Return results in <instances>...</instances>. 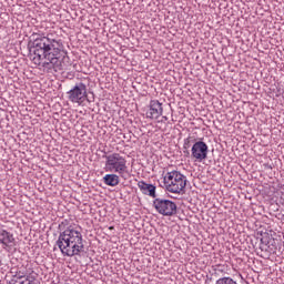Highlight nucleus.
<instances>
[{
  "label": "nucleus",
  "mask_w": 284,
  "mask_h": 284,
  "mask_svg": "<svg viewBox=\"0 0 284 284\" xmlns=\"http://www.w3.org/2000/svg\"><path fill=\"white\" fill-rule=\"evenodd\" d=\"M33 53L30 59L34 65H41L45 72H59L70 65L68 51L63 49L61 40L50 36L37 38L33 43Z\"/></svg>",
  "instance_id": "nucleus-1"
},
{
  "label": "nucleus",
  "mask_w": 284,
  "mask_h": 284,
  "mask_svg": "<svg viewBox=\"0 0 284 284\" xmlns=\"http://www.w3.org/2000/svg\"><path fill=\"white\" fill-rule=\"evenodd\" d=\"M59 236L55 245L59 247L63 256H81V252L85 250L83 245V234L81 226L70 225V221L63 220L59 225Z\"/></svg>",
  "instance_id": "nucleus-2"
},
{
  "label": "nucleus",
  "mask_w": 284,
  "mask_h": 284,
  "mask_svg": "<svg viewBox=\"0 0 284 284\" xmlns=\"http://www.w3.org/2000/svg\"><path fill=\"white\" fill-rule=\"evenodd\" d=\"M163 189L171 194H185L187 178L180 171L163 172Z\"/></svg>",
  "instance_id": "nucleus-3"
},
{
  "label": "nucleus",
  "mask_w": 284,
  "mask_h": 284,
  "mask_svg": "<svg viewBox=\"0 0 284 284\" xmlns=\"http://www.w3.org/2000/svg\"><path fill=\"white\" fill-rule=\"evenodd\" d=\"M102 159H105V172H115L120 174L123 179V174L128 172V160L120 155L119 153H112L109 155H103Z\"/></svg>",
  "instance_id": "nucleus-4"
},
{
  "label": "nucleus",
  "mask_w": 284,
  "mask_h": 284,
  "mask_svg": "<svg viewBox=\"0 0 284 284\" xmlns=\"http://www.w3.org/2000/svg\"><path fill=\"white\" fill-rule=\"evenodd\" d=\"M153 207L162 216H174L178 210L175 202L163 197H155L153 201Z\"/></svg>",
  "instance_id": "nucleus-5"
},
{
  "label": "nucleus",
  "mask_w": 284,
  "mask_h": 284,
  "mask_svg": "<svg viewBox=\"0 0 284 284\" xmlns=\"http://www.w3.org/2000/svg\"><path fill=\"white\" fill-rule=\"evenodd\" d=\"M68 99L71 101V103H78V105H82L85 102V99H88V87L85 83H77L68 92Z\"/></svg>",
  "instance_id": "nucleus-6"
},
{
  "label": "nucleus",
  "mask_w": 284,
  "mask_h": 284,
  "mask_svg": "<svg viewBox=\"0 0 284 284\" xmlns=\"http://www.w3.org/2000/svg\"><path fill=\"white\" fill-rule=\"evenodd\" d=\"M207 152H210L207 144L203 141H197L193 144L191 149V156L197 163H203L207 159Z\"/></svg>",
  "instance_id": "nucleus-7"
},
{
  "label": "nucleus",
  "mask_w": 284,
  "mask_h": 284,
  "mask_svg": "<svg viewBox=\"0 0 284 284\" xmlns=\"http://www.w3.org/2000/svg\"><path fill=\"white\" fill-rule=\"evenodd\" d=\"M163 115V103L159 100H151L149 104V111H146V119H159Z\"/></svg>",
  "instance_id": "nucleus-8"
},
{
  "label": "nucleus",
  "mask_w": 284,
  "mask_h": 284,
  "mask_svg": "<svg viewBox=\"0 0 284 284\" xmlns=\"http://www.w3.org/2000/svg\"><path fill=\"white\" fill-rule=\"evenodd\" d=\"M0 243L1 245H4V247H14L17 243L14 240V234L0 227Z\"/></svg>",
  "instance_id": "nucleus-9"
},
{
  "label": "nucleus",
  "mask_w": 284,
  "mask_h": 284,
  "mask_svg": "<svg viewBox=\"0 0 284 284\" xmlns=\"http://www.w3.org/2000/svg\"><path fill=\"white\" fill-rule=\"evenodd\" d=\"M138 187L142 194L156 199V186L154 184H148L145 181H140L138 182Z\"/></svg>",
  "instance_id": "nucleus-10"
},
{
  "label": "nucleus",
  "mask_w": 284,
  "mask_h": 284,
  "mask_svg": "<svg viewBox=\"0 0 284 284\" xmlns=\"http://www.w3.org/2000/svg\"><path fill=\"white\" fill-rule=\"evenodd\" d=\"M37 276H39V274H37V272L32 270V267L26 268V272H22V274L21 271L19 272V278H26V284H34L37 281Z\"/></svg>",
  "instance_id": "nucleus-11"
},
{
  "label": "nucleus",
  "mask_w": 284,
  "mask_h": 284,
  "mask_svg": "<svg viewBox=\"0 0 284 284\" xmlns=\"http://www.w3.org/2000/svg\"><path fill=\"white\" fill-rule=\"evenodd\" d=\"M103 183L104 185H109L110 187H116V185H119L120 183L119 175L114 173L106 174L103 176Z\"/></svg>",
  "instance_id": "nucleus-12"
},
{
  "label": "nucleus",
  "mask_w": 284,
  "mask_h": 284,
  "mask_svg": "<svg viewBox=\"0 0 284 284\" xmlns=\"http://www.w3.org/2000/svg\"><path fill=\"white\" fill-rule=\"evenodd\" d=\"M215 284H237L236 281H234L231 277H221L216 281Z\"/></svg>",
  "instance_id": "nucleus-13"
},
{
  "label": "nucleus",
  "mask_w": 284,
  "mask_h": 284,
  "mask_svg": "<svg viewBox=\"0 0 284 284\" xmlns=\"http://www.w3.org/2000/svg\"><path fill=\"white\" fill-rule=\"evenodd\" d=\"M163 119H164L165 121H168V116H163Z\"/></svg>",
  "instance_id": "nucleus-14"
}]
</instances>
